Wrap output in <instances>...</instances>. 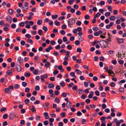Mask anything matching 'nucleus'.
Instances as JSON below:
<instances>
[{
	"mask_svg": "<svg viewBox=\"0 0 126 126\" xmlns=\"http://www.w3.org/2000/svg\"><path fill=\"white\" fill-rule=\"evenodd\" d=\"M16 27V25L15 24H13L11 25V28L13 29L15 28Z\"/></svg>",
	"mask_w": 126,
	"mask_h": 126,
	"instance_id": "052dcab7",
	"label": "nucleus"
},
{
	"mask_svg": "<svg viewBox=\"0 0 126 126\" xmlns=\"http://www.w3.org/2000/svg\"><path fill=\"white\" fill-rule=\"evenodd\" d=\"M42 23V21L40 20H38L37 21V24L38 25H40Z\"/></svg>",
	"mask_w": 126,
	"mask_h": 126,
	"instance_id": "4c0bfd02",
	"label": "nucleus"
},
{
	"mask_svg": "<svg viewBox=\"0 0 126 126\" xmlns=\"http://www.w3.org/2000/svg\"><path fill=\"white\" fill-rule=\"evenodd\" d=\"M6 20L7 21L10 22V23H11L12 22V17L9 16H7L6 17Z\"/></svg>",
	"mask_w": 126,
	"mask_h": 126,
	"instance_id": "7ed1b4c3",
	"label": "nucleus"
},
{
	"mask_svg": "<svg viewBox=\"0 0 126 126\" xmlns=\"http://www.w3.org/2000/svg\"><path fill=\"white\" fill-rule=\"evenodd\" d=\"M86 97V95L84 94H83L82 95H81V98L83 99H85V98Z\"/></svg>",
	"mask_w": 126,
	"mask_h": 126,
	"instance_id": "774afa93",
	"label": "nucleus"
},
{
	"mask_svg": "<svg viewBox=\"0 0 126 126\" xmlns=\"http://www.w3.org/2000/svg\"><path fill=\"white\" fill-rule=\"evenodd\" d=\"M72 104L70 101H68L66 103V106L68 108H70Z\"/></svg>",
	"mask_w": 126,
	"mask_h": 126,
	"instance_id": "0eeeda50",
	"label": "nucleus"
},
{
	"mask_svg": "<svg viewBox=\"0 0 126 126\" xmlns=\"http://www.w3.org/2000/svg\"><path fill=\"white\" fill-rule=\"evenodd\" d=\"M25 37L28 38H30L31 37V36L29 34H26Z\"/></svg>",
	"mask_w": 126,
	"mask_h": 126,
	"instance_id": "c03bdc74",
	"label": "nucleus"
},
{
	"mask_svg": "<svg viewBox=\"0 0 126 126\" xmlns=\"http://www.w3.org/2000/svg\"><path fill=\"white\" fill-rule=\"evenodd\" d=\"M10 45V44H9L8 42H6L5 43L4 46L5 47H8Z\"/></svg>",
	"mask_w": 126,
	"mask_h": 126,
	"instance_id": "13d9d810",
	"label": "nucleus"
},
{
	"mask_svg": "<svg viewBox=\"0 0 126 126\" xmlns=\"http://www.w3.org/2000/svg\"><path fill=\"white\" fill-rule=\"evenodd\" d=\"M38 71L37 70H34L33 72V73L34 75H37L38 73Z\"/></svg>",
	"mask_w": 126,
	"mask_h": 126,
	"instance_id": "338daca9",
	"label": "nucleus"
},
{
	"mask_svg": "<svg viewBox=\"0 0 126 126\" xmlns=\"http://www.w3.org/2000/svg\"><path fill=\"white\" fill-rule=\"evenodd\" d=\"M84 85L86 87H87L89 86V84L88 82H84Z\"/></svg>",
	"mask_w": 126,
	"mask_h": 126,
	"instance_id": "a878e982",
	"label": "nucleus"
},
{
	"mask_svg": "<svg viewBox=\"0 0 126 126\" xmlns=\"http://www.w3.org/2000/svg\"><path fill=\"white\" fill-rule=\"evenodd\" d=\"M6 73L7 74H8V75L10 76L11 75H12V73L11 71L10 70H8L6 72Z\"/></svg>",
	"mask_w": 126,
	"mask_h": 126,
	"instance_id": "a211bd4d",
	"label": "nucleus"
},
{
	"mask_svg": "<svg viewBox=\"0 0 126 126\" xmlns=\"http://www.w3.org/2000/svg\"><path fill=\"white\" fill-rule=\"evenodd\" d=\"M67 48L69 50H71L72 49V47L71 45H68L67 46Z\"/></svg>",
	"mask_w": 126,
	"mask_h": 126,
	"instance_id": "4d7b16f0",
	"label": "nucleus"
},
{
	"mask_svg": "<svg viewBox=\"0 0 126 126\" xmlns=\"http://www.w3.org/2000/svg\"><path fill=\"white\" fill-rule=\"evenodd\" d=\"M60 101V100L58 98H57L55 99V100H54V102L55 103L57 102L58 103H59Z\"/></svg>",
	"mask_w": 126,
	"mask_h": 126,
	"instance_id": "72a5a7b5",
	"label": "nucleus"
},
{
	"mask_svg": "<svg viewBox=\"0 0 126 126\" xmlns=\"http://www.w3.org/2000/svg\"><path fill=\"white\" fill-rule=\"evenodd\" d=\"M119 91L120 92L123 93L124 91V89L122 87L119 89Z\"/></svg>",
	"mask_w": 126,
	"mask_h": 126,
	"instance_id": "c756f323",
	"label": "nucleus"
},
{
	"mask_svg": "<svg viewBox=\"0 0 126 126\" xmlns=\"http://www.w3.org/2000/svg\"><path fill=\"white\" fill-rule=\"evenodd\" d=\"M42 29L45 32H47L48 31V29L46 26H43L42 28Z\"/></svg>",
	"mask_w": 126,
	"mask_h": 126,
	"instance_id": "4be33fe9",
	"label": "nucleus"
},
{
	"mask_svg": "<svg viewBox=\"0 0 126 126\" xmlns=\"http://www.w3.org/2000/svg\"><path fill=\"white\" fill-rule=\"evenodd\" d=\"M117 41L119 43H122L124 42V40L123 39H118Z\"/></svg>",
	"mask_w": 126,
	"mask_h": 126,
	"instance_id": "4468645a",
	"label": "nucleus"
},
{
	"mask_svg": "<svg viewBox=\"0 0 126 126\" xmlns=\"http://www.w3.org/2000/svg\"><path fill=\"white\" fill-rule=\"evenodd\" d=\"M58 73L59 71L57 70H55L54 71L53 74L54 75H55L58 74Z\"/></svg>",
	"mask_w": 126,
	"mask_h": 126,
	"instance_id": "58836bf2",
	"label": "nucleus"
},
{
	"mask_svg": "<svg viewBox=\"0 0 126 126\" xmlns=\"http://www.w3.org/2000/svg\"><path fill=\"white\" fill-rule=\"evenodd\" d=\"M30 91V89L28 87H27L25 89V91L26 92H28Z\"/></svg>",
	"mask_w": 126,
	"mask_h": 126,
	"instance_id": "603ef678",
	"label": "nucleus"
},
{
	"mask_svg": "<svg viewBox=\"0 0 126 126\" xmlns=\"http://www.w3.org/2000/svg\"><path fill=\"white\" fill-rule=\"evenodd\" d=\"M84 91V90H79L78 89L77 91V92L79 94H81L82 93V92Z\"/></svg>",
	"mask_w": 126,
	"mask_h": 126,
	"instance_id": "f3484780",
	"label": "nucleus"
},
{
	"mask_svg": "<svg viewBox=\"0 0 126 126\" xmlns=\"http://www.w3.org/2000/svg\"><path fill=\"white\" fill-rule=\"evenodd\" d=\"M109 43L108 42L104 41V40H102L100 41V44L101 46L102 47L106 48L108 47V44Z\"/></svg>",
	"mask_w": 126,
	"mask_h": 126,
	"instance_id": "f257e3e1",
	"label": "nucleus"
},
{
	"mask_svg": "<svg viewBox=\"0 0 126 126\" xmlns=\"http://www.w3.org/2000/svg\"><path fill=\"white\" fill-rule=\"evenodd\" d=\"M75 22V20L74 18L70 19L68 21V25L69 27H71V25L74 24Z\"/></svg>",
	"mask_w": 126,
	"mask_h": 126,
	"instance_id": "f03ea898",
	"label": "nucleus"
},
{
	"mask_svg": "<svg viewBox=\"0 0 126 126\" xmlns=\"http://www.w3.org/2000/svg\"><path fill=\"white\" fill-rule=\"evenodd\" d=\"M17 61L20 63H22L23 62V60L21 59V58L20 57H18L17 59Z\"/></svg>",
	"mask_w": 126,
	"mask_h": 126,
	"instance_id": "1a4fd4ad",
	"label": "nucleus"
},
{
	"mask_svg": "<svg viewBox=\"0 0 126 126\" xmlns=\"http://www.w3.org/2000/svg\"><path fill=\"white\" fill-rule=\"evenodd\" d=\"M8 116V115L7 114H5L3 115V117L4 119H6L7 118V117Z\"/></svg>",
	"mask_w": 126,
	"mask_h": 126,
	"instance_id": "6e6d98bb",
	"label": "nucleus"
},
{
	"mask_svg": "<svg viewBox=\"0 0 126 126\" xmlns=\"http://www.w3.org/2000/svg\"><path fill=\"white\" fill-rule=\"evenodd\" d=\"M15 63L14 62H12L11 63V66L12 67H14Z\"/></svg>",
	"mask_w": 126,
	"mask_h": 126,
	"instance_id": "e433bc0d",
	"label": "nucleus"
},
{
	"mask_svg": "<svg viewBox=\"0 0 126 126\" xmlns=\"http://www.w3.org/2000/svg\"><path fill=\"white\" fill-rule=\"evenodd\" d=\"M35 89L36 90L39 91L40 90V88L37 85L35 86Z\"/></svg>",
	"mask_w": 126,
	"mask_h": 126,
	"instance_id": "bb28decb",
	"label": "nucleus"
},
{
	"mask_svg": "<svg viewBox=\"0 0 126 126\" xmlns=\"http://www.w3.org/2000/svg\"><path fill=\"white\" fill-rule=\"evenodd\" d=\"M58 42L59 44H61L63 42V41L61 39H60L58 40Z\"/></svg>",
	"mask_w": 126,
	"mask_h": 126,
	"instance_id": "f704fd0d",
	"label": "nucleus"
},
{
	"mask_svg": "<svg viewBox=\"0 0 126 126\" xmlns=\"http://www.w3.org/2000/svg\"><path fill=\"white\" fill-rule=\"evenodd\" d=\"M14 114H10L9 115V118L10 120H12L14 117Z\"/></svg>",
	"mask_w": 126,
	"mask_h": 126,
	"instance_id": "f8f14e48",
	"label": "nucleus"
},
{
	"mask_svg": "<svg viewBox=\"0 0 126 126\" xmlns=\"http://www.w3.org/2000/svg\"><path fill=\"white\" fill-rule=\"evenodd\" d=\"M58 17V15H53L52 16V18L53 19H56Z\"/></svg>",
	"mask_w": 126,
	"mask_h": 126,
	"instance_id": "393cba45",
	"label": "nucleus"
},
{
	"mask_svg": "<svg viewBox=\"0 0 126 126\" xmlns=\"http://www.w3.org/2000/svg\"><path fill=\"white\" fill-rule=\"evenodd\" d=\"M21 8H22L23 10L26 11L28 9L29 6L27 5H24L22 6Z\"/></svg>",
	"mask_w": 126,
	"mask_h": 126,
	"instance_id": "39448f33",
	"label": "nucleus"
},
{
	"mask_svg": "<svg viewBox=\"0 0 126 126\" xmlns=\"http://www.w3.org/2000/svg\"><path fill=\"white\" fill-rule=\"evenodd\" d=\"M115 85V83L112 82L110 84V86L112 87H114Z\"/></svg>",
	"mask_w": 126,
	"mask_h": 126,
	"instance_id": "c9c22d12",
	"label": "nucleus"
},
{
	"mask_svg": "<svg viewBox=\"0 0 126 126\" xmlns=\"http://www.w3.org/2000/svg\"><path fill=\"white\" fill-rule=\"evenodd\" d=\"M46 3H45V2H43L40 3V6L42 7L44 6V5Z\"/></svg>",
	"mask_w": 126,
	"mask_h": 126,
	"instance_id": "8fccbe9b",
	"label": "nucleus"
},
{
	"mask_svg": "<svg viewBox=\"0 0 126 126\" xmlns=\"http://www.w3.org/2000/svg\"><path fill=\"white\" fill-rule=\"evenodd\" d=\"M109 74L112 77H114L115 74L114 73L113 71L111 70L109 72Z\"/></svg>",
	"mask_w": 126,
	"mask_h": 126,
	"instance_id": "dca6fc26",
	"label": "nucleus"
},
{
	"mask_svg": "<svg viewBox=\"0 0 126 126\" xmlns=\"http://www.w3.org/2000/svg\"><path fill=\"white\" fill-rule=\"evenodd\" d=\"M8 12L9 15H12L13 14L14 11L12 9H10L9 10Z\"/></svg>",
	"mask_w": 126,
	"mask_h": 126,
	"instance_id": "9b49d317",
	"label": "nucleus"
},
{
	"mask_svg": "<svg viewBox=\"0 0 126 126\" xmlns=\"http://www.w3.org/2000/svg\"><path fill=\"white\" fill-rule=\"evenodd\" d=\"M65 18V17L64 16H61L59 17L58 19L60 20H61Z\"/></svg>",
	"mask_w": 126,
	"mask_h": 126,
	"instance_id": "864d4df0",
	"label": "nucleus"
},
{
	"mask_svg": "<svg viewBox=\"0 0 126 126\" xmlns=\"http://www.w3.org/2000/svg\"><path fill=\"white\" fill-rule=\"evenodd\" d=\"M10 90L8 88H5L4 90V91L5 93L7 94H9L10 93Z\"/></svg>",
	"mask_w": 126,
	"mask_h": 126,
	"instance_id": "9d476101",
	"label": "nucleus"
},
{
	"mask_svg": "<svg viewBox=\"0 0 126 126\" xmlns=\"http://www.w3.org/2000/svg\"><path fill=\"white\" fill-rule=\"evenodd\" d=\"M40 116H36L35 117V119L37 121H39L40 120Z\"/></svg>",
	"mask_w": 126,
	"mask_h": 126,
	"instance_id": "b1692460",
	"label": "nucleus"
},
{
	"mask_svg": "<svg viewBox=\"0 0 126 126\" xmlns=\"http://www.w3.org/2000/svg\"><path fill=\"white\" fill-rule=\"evenodd\" d=\"M90 18V17L89 15H86L84 16V19H89Z\"/></svg>",
	"mask_w": 126,
	"mask_h": 126,
	"instance_id": "473e14b6",
	"label": "nucleus"
},
{
	"mask_svg": "<svg viewBox=\"0 0 126 126\" xmlns=\"http://www.w3.org/2000/svg\"><path fill=\"white\" fill-rule=\"evenodd\" d=\"M50 104L48 103H46L43 104L42 105V106L44 108H48Z\"/></svg>",
	"mask_w": 126,
	"mask_h": 126,
	"instance_id": "423d86ee",
	"label": "nucleus"
},
{
	"mask_svg": "<svg viewBox=\"0 0 126 126\" xmlns=\"http://www.w3.org/2000/svg\"><path fill=\"white\" fill-rule=\"evenodd\" d=\"M37 94V92L35 91H34L32 93V94L33 95H36Z\"/></svg>",
	"mask_w": 126,
	"mask_h": 126,
	"instance_id": "49530a36",
	"label": "nucleus"
},
{
	"mask_svg": "<svg viewBox=\"0 0 126 126\" xmlns=\"http://www.w3.org/2000/svg\"><path fill=\"white\" fill-rule=\"evenodd\" d=\"M22 85L24 87H25L27 85V83L25 82H23L22 83Z\"/></svg>",
	"mask_w": 126,
	"mask_h": 126,
	"instance_id": "cd10ccee",
	"label": "nucleus"
},
{
	"mask_svg": "<svg viewBox=\"0 0 126 126\" xmlns=\"http://www.w3.org/2000/svg\"><path fill=\"white\" fill-rule=\"evenodd\" d=\"M25 41L22 40L21 41L20 44L22 46H24L25 44Z\"/></svg>",
	"mask_w": 126,
	"mask_h": 126,
	"instance_id": "de8ad7c7",
	"label": "nucleus"
},
{
	"mask_svg": "<svg viewBox=\"0 0 126 126\" xmlns=\"http://www.w3.org/2000/svg\"><path fill=\"white\" fill-rule=\"evenodd\" d=\"M19 25L20 27H23L24 26V24L23 22H21L19 23Z\"/></svg>",
	"mask_w": 126,
	"mask_h": 126,
	"instance_id": "ea45409f",
	"label": "nucleus"
},
{
	"mask_svg": "<svg viewBox=\"0 0 126 126\" xmlns=\"http://www.w3.org/2000/svg\"><path fill=\"white\" fill-rule=\"evenodd\" d=\"M54 22L56 26H59L60 25V22H58L57 20L55 21Z\"/></svg>",
	"mask_w": 126,
	"mask_h": 126,
	"instance_id": "ddd939ff",
	"label": "nucleus"
},
{
	"mask_svg": "<svg viewBox=\"0 0 126 126\" xmlns=\"http://www.w3.org/2000/svg\"><path fill=\"white\" fill-rule=\"evenodd\" d=\"M115 19V17L114 16H112L110 17V19L111 20H114Z\"/></svg>",
	"mask_w": 126,
	"mask_h": 126,
	"instance_id": "09e8293b",
	"label": "nucleus"
},
{
	"mask_svg": "<svg viewBox=\"0 0 126 126\" xmlns=\"http://www.w3.org/2000/svg\"><path fill=\"white\" fill-rule=\"evenodd\" d=\"M101 15V14L100 13H99V12H98L95 15V17H96L98 16H100Z\"/></svg>",
	"mask_w": 126,
	"mask_h": 126,
	"instance_id": "680f3d73",
	"label": "nucleus"
},
{
	"mask_svg": "<svg viewBox=\"0 0 126 126\" xmlns=\"http://www.w3.org/2000/svg\"><path fill=\"white\" fill-rule=\"evenodd\" d=\"M16 69L18 72H20L21 71V67L20 66L18 65H16Z\"/></svg>",
	"mask_w": 126,
	"mask_h": 126,
	"instance_id": "20e7f679",
	"label": "nucleus"
},
{
	"mask_svg": "<svg viewBox=\"0 0 126 126\" xmlns=\"http://www.w3.org/2000/svg\"><path fill=\"white\" fill-rule=\"evenodd\" d=\"M105 15L106 16H110V12H107L105 13Z\"/></svg>",
	"mask_w": 126,
	"mask_h": 126,
	"instance_id": "69168bd1",
	"label": "nucleus"
},
{
	"mask_svg": "<svg viewBox=\"0 0 126 126\" xmlns=\"http://www.w3.org/2000/svg\"><path fill=\"white\" fill-rule=\"evenodd\" d=\"M48 87L50 88H53L54 86V85L52 83H49L48 85Z\"/></svg>",
	"mask_w": 126,
	"mask_h": 126,
	"instance_id": "6ab92c4d",
	"label": "nucleus"
},
{
	"mask_svg": "<svg viewBox=\"0 0 126 126\" xmlns=\"http://www.w3.org/2000/svg\"><path fill=\"white\" fill-rule=\"evenodd\" d=\"M61 34L62 35H64L65 33V32L63 30H61L60 31Z\"/></svg>",
	"mask_w": 126,
	"mask_h": 126,
	"instance_id": "a18cd8bd",
	"label": "nucleus"
},
{
	"mask_svg": "<svg viewBox=\"0 0 126 126\" xmlns=\"http://www.w3.org/2000/svg\"><path fill=\"white\" fill-rule=\"evenodd\" d=\"M75 72H77L78 73L79 75H81L82 74L81 72L79 69H76L75 70Z\"/></svg>",
	"mask_w": 126,
	"mask_h": 126,
	"instance_id": "412c9836",
	"label": "nucleus"
},
{
	"mask_svg": "<svg viewBox=\"0 0 126 126\" xmlns=\"http://www.w3.org/2000/svg\"><path fill=\"white\" fill-rule=\"evenodd\" d=\"M50 65V63L48 62H46V63L44 65V66L48 68Z\"/></svg>",
	"mask_w": 126,
	"mask_h": 126,
	"instance_id": "2eb2a0df",
	"label": "nucleus"
},
{
	"mask_svg": "<svg viewBox=\"0 0 126 126\" xmlns=\"http://www.w3.org/2000/svg\"><path fill=\"white\" fill-rule=\"evenodd\" d=\"M30 101L28 99H27L25 101V103L26 104H27L30 102Z\"/></svg>",
	"mask_w": 126,
	"mask_h": 126,
	"instance_id": "2f4dec72",
	"label": "nucleus"
},
{
	"mask_svg": "<svg viewBox=\"0 0 126 126\" xmlns=\"http://www.w3.org/2000/svg\"><path fill=\"white\" fill-rule=\"evenodd\" d=\"M81 22L80 21H77L76 23V24L79 26H80L81 24Z\"/></svg>",
	"mask_w": 126,
	"mask_h": 126,
	"instance_id": "3c124183",
	"label": "nucleus"
},
{
	"mask_svg": "<svg viewBox=\"0 0 126 126\" xmlns=\"http://www.w3.org/2000/svg\"><path fill=\"white\" fill-rule=\"evenodd\" d=\"M93 29L94 31H96L98 30V28L97 27H94L93 28Z\"/></svg>",
	"mask_w": 126,
	"mask_h": 126,
	"instance_id": "e2e57ef3",
	"label": "nucleus"
},
{
	"mask_svg": "<svg viewBox=\"0 0 126 126\" xmlns=\"http://www.w3.org/2000/svg\"><path fill=\"white\" fill-rule=\"evenodd\" d=\"M29 43H30V44L31 45L33 44V42L32 40L31 39H28V40L27 41Z\"/></svg>",
	"mask_w": 126,
	"mask_h": 126,
	"instance_id": "5701e85b",
	"label": "nucleus"
},
{
	"mask_svg": "<svg viewBox=\"0 0 126 126\" xmlns=\"http://www.w3.org/2000/svg\"><path fill=\"white\" fill-rule=\"evenodd\" d=\"M60 85L62 87H64L65 85L64 82L63 81H62L60 83Z\"/></svg>",
	"mask_w": 126,
	"mask_h": 126,
	"instance_id": "c85d7f7f",
	"label": "nucleus"
},
{
	"mask_svg": "<svg viewBox=\"0 0 126 126\" xmlns=\"http://www.w3.org/2000/svg\"><path fill=\"white\" fill-rule=\"evenodd\" d=\"M55 42L54 40H52L50 42V44L51 45H54L55 44Z\"/></svg>",
	"mask_w": 126,
	"mask_h": 126,
	"instance_id": "bf43d9fd",
	"label": "nucleus"
},
{
	"mask_svg": "<svg viewBox=\"0 0 126 126\" xmlns=\"http://www.w3.org/2000/svg\"><path fill=\"white\" fill-rule=\"evenodd\" d=\"M48 121L47 120H46L44 122V124L45 126H47L48 125Z\"/></svg>",
	"mask_w": 126,
	"mask_h": 126,
	"instance_id": "37998d69",
	"label": "nucleus"
},
{
	"mask_svg": "<svg viewBox=\"0 0 126 126\" xmlns=\"http://www.w3.org/2000/svg\"><path fill=\"white\" fill-rule=\"evenodd\" d=\"M30 110L32 111V112H35L36 111V110L35 109L33 105H32L30 106Z\"/></svg>",
	"mask_w": 126,
	"mask_h": 126,
	"instance_id": "6e6552de",
	"label": "nucleus"
},
{
	"mask_svg": "<svg viewBox=\"0 0 126 126\" xmlns=\"http://www.w3.org/2000/svg\"><path fill=\"white\" fill-rule=\"evenodd\" d=\"M65 113L63 112L61 113V116L63 117H65Z\"/></svg>",
	"mask_w": 126,
	"mask_h": 126,
	"instance_id": "0e129e2a",
	"label": "nucleus"
},
{
	"mask_svg": "<svg viewBox=\"0 0 126 126\" xmlns=\"http://www.w3.org/2000/svg\"><path fill=\"white\" fill-rule=\"evenodd\" d=\"M80 42L78 40H76L75 42V44L76 45H78L80 44Z\"/></svg>",
	"mask_w": 126,
	"mask_h": 126,
	"instance_id": "5fc2aeb1",
	"label": "nucleus"
},
{
	"mask_svg": "<svg viewBox=\"0 0 126 126\" xmlns=\"http://www.w3.org/2000/svg\"><path fill=\"white\" fill-rule=\"evenodd\" d=\"M95 94L96 95L98 96L99 95L100 93L98 91H95Z\"/></svg>",
	"mask_w": 126,
	"mask_h": 126,
	"instance_id": "79ce46f5",
	"label": "nucleus"
},
{
	"mask_svg": "<svg viewBox=\"0 0 126 126\" xmlns=\"http://www.w3.org/2000/svg\"><path fill=\"white\" fill-rule=\"evenodd\" d=\"M40 77L42 81V82H45V80L44 79V78H45V77L42 75Z\"/></svg>",
	"mask_w": 126,
	"mask_h": 126,
	"instance_id": "aec40b11",
	"label": "nucleus"
},
{
	"mask_svg": "<svg viewBox=\"0 0 126 126\" xmlns=\"http://www.w3.org/2000/svg\"><path fill=\"white\" fill-rule=\"evenodd\" d=\"M70 75L72 77H74L75 76V74L74 72H72L70 73Z\"/></svg>",
	"mask_w": 126,
	"mask_h": 126,
	"instance_id": "a19ab883",
	"label": "nucleus"
},
{
	"mask_svg": "<svg viewBox=\"0 0 126 126\" xmlns=\"http://www.w3.org/2000/svg\"><path fill=\"white\" fill-rule=\"evenodd\" d=\"M24 75L26 77H29L30 76V74L29 73H25Z\"/></svg>",
	"mask_w": 126,
	"mask_h": 126,
	"instance_id": "7c9ffc66",
	"label": "nucleus"
}]
</instances>
